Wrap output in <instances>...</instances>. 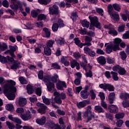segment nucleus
<instances>
[{
  "instance_id": "1",
  "label": "nucleus",
  "mask_w": 129,
  "mask_h": 129,
  "mask_svg": "<svg viewBox=\"0 0 129 129\" xmlns=\"http://www.w3.org/2000/svg\"><path fill=\"white\" fill-rule=\"evenodd\" d=\"M4 93L6 95V96L9 100H14L16 98V95L15 93L17 92V88L10 87L8 85H4Z\"/></svg>"
},
{
  "instance_id": "2",
  "label": "nucleus",
  "mask_w": 129,
  "mask_h": 129,
  "mask_svg": "<svg viewBox=\"0 0 129 129\" xmlns=\"http://www.w3.org/2000/svg\"><path fill=\"white\" fill-rule=\"evenodd\" d=\"M107 10L108 13L112 20L114 21H119V15L113 10V8H112L111 4L108 6Z\"/></svg>"
},
{
  "instance_id": "3",
  "label": "nucleus",
  "mask_w": 129,
  "mask_h": 129,
  "mask_svg": "<svg viewBox=\"0 0 129 129\" xmlns=\"http://www.w3.org/2000/svg\"><path fill=\"white\" fill-rule=\"evenodd\" d=\"M11 3L12 5L10 6V7L12 10H15V11L20 10L21 12L23 11V6L21 4L20 2H19L18 0H11Z\"/></svg>"
},
{
  "instance_id": "4",
  "label": "nucleus",
  "mask_w": 129,
  "mask_h": 129,
  "mask_svg": "<svg viewBox=\"0 0 129 129\" xmlns=\"http://www.w3.org/2000/svg\"><path fill=\"white\" fill-rule=\"evenodd\" d=\"M89 19L90 20L91 25L98 29H101V25H100V23L98 22V18L97 17H92L90 16L89 17Z\"/></svg>"
},
{
  "instance_id": "5",
  "label": "nucleus",
  "mask_w": 129,
  "mask_h": 129,
  "mask_svg": "<svg viewBox=\"0 0 129 129\" xmlns=\"http://www.w3.org/2000/svg\"><path fill=\"white\" fill-rule=\"evenodd\" d=\"M113 71L117 72L119 75H124L126 73V71L124 68L120 67V66L117 64L112 67Z\"/></svg>"
},
{
  "instance_id": "6",
  "label": "nucleus",
  "mask_w": 129,
  "mask_h": 129,
  "mask_svg": "<svg viewBox=\"0 0 129 129\" xmlns=\"http://www.w3.org/2000/svg\"><path fill=\"white\" fill-rule=\"evenodd\" d=\"M53 95L55 96L54 98L51 99V102L53 103H57V104H62V100L59 97L58 92H55L53 93Z\"/></svg>"
},
{
  "instance_id": "7",
  "label": "nucleus",
  "mask_w": 129,
  "mask_h": 129,
  "mask_svg": "<svg viewBox=\"0 0 129 129\" xmlns=\"http://www.w3.org/2000/svg\"><path fill=\"white\" fill-rule=\"evenodd\" d=\"M49 13L50 15H59V7L54 5L49 8Z\"/></svg>"
},
{
  "instance_id": "8",
  "label": "nucleus",
  "mask_w": 129,
  "mask_h": 129,
  "mask_svg": "<svg viewBox=\"0 0 129 129\" xmlns=\"http://www.w3.org/2000/svg\"><path fill=\"white\" fill-rule=\"evenodd\" d=\"M87 104H90V101L85 100L83 101H81L80 102H78L77 103V106L78 107V108H83L84 107H85L87 105Z\"/></svg>"
},
{
  "instance_id": "9",
  "label": "nucleus",
  "mask_w": 129,
  "mask_h": 129,
  "mask_svg": "<svg viewBox=\"0 0 129 129\" xmlns=\"http://www.w3.org/2000/svg\"><path fill=\"white\" fill-rule=\"evenodd\" d=\"M36 105L37 106H38V107H40V108L37 110V111L39 113H44V112H45V110L47 109V106H46L44 104L38 102L36 104Z\"/></svg>"
},
{
  "instance_id": "10",
  "label": "nucleus",
  "mask_w": 129,
  "mask_h": 129,
  "mask_svg": "<svg viewBox=\"0 0 129 129\" xmlns=\"http://www.w3.org/2000/svg\"><path fill=\"white\" fill-rule=\"evenodd\" d=\"M84 51L85 54H88L90 57H94L95 56V52L93 51L88 47H85L84 48Z\"/></svg>"
},
{
  "instance_id": "11",
  "label": "nucleus",
  "mask_w": 129,
  "mask_h": 129,
  "mask_svg": "<svg viewBox=\"0 0 129 129\" xmlns=\"http://www.w3.org/2000/svg\"><path fill=\"white\" fill-rule=\"evenodd\" d=\"M67 86L66 85V83L63 81H58L56 85V88L58 90H64V88H66Z\"/></svg>"
},
{
  "instance_id": "12",
  "label": "nucleus",
  "mask_w": 129,
  "mask_h": 129,
  "mask_svg": "<svg viewBox=\"0 0 129 129\" xmlns=\"http://www.w3.org/2000/svg\"><path fill=\"white\" fill-rule=\"evenodd\" d=\"M70 60V58L69 57L67 56H62L60 58V62L62 63V64H63L64 66H69L70 65V62L69 61Z\"/></svg>"
},
{
  "instance_id": "13",
  "label": "nucleus",
  "mask_w": 129,
  "mask_h": 129,
  "mask_svg": "<svg viewBox=\"0 0 129 129\" xmlns=\"http://www.w3.org/2000/svg\"><path fill=\"white\" fill-rule=\"evenodd\" d=\"M108 110L111 113H117L118 112V108L114 105H110L108 106Z\"/></svg>"
},
{
  "instance_id": "14",
  "label": "nucleus",
  "mask_w": 129,
  "mask_h": 129,
  "mask_svg": "<svg viewBox=\"0 0 129 129\" xmlns=\"http://www.w3.org/2000/svg\"><path fill=\"white\" fill-rule=\"evenodd\" d=\"M117 50H118L117 49H114V45L113 44L108 45L106 48V52L108 54H110L112 51L115 52Z\"/></svg>"
},
{
  "instance_id": "15",
  "label": "nucleus",
  "mask_w": 129,
  "mask_h": 129,
  "mask_svg": "<svg viewBox=\"0 0 129 129\" xmlns=\"http://www.w3.org/2000/svg\"><path fill=\"white\" fill-rule=\"evenodd\" d=\"M121 42V39L120 38H115L114 41V44H112L114 45V50H116L117 49V50H119V44Z\"/></svg>"
},
{
  "instance_id": "16",
  "label": "nucleus",
  "mask_w": 129,
  "mask_h": 129,
  "mask_svg": "<svg viewBox=\"0 0 129 129\" xmlns=\"http://www.w3.org/2000/svg\"><path fill=\"white\" fill-rule=\"evenodd\" d=\"M18 104L21 107H24L27 104V99L20 97L19 98Z\"/></svg>"
},
{
  "instance_id": "17",
  "label": "nucleus",
  "mask_w": 129,
  "mask_h": 129,
  "mask_svg": "<svg viewBox=\"0 0 129 129\" xmlns=\"http://www.w3.org/2000/svg\"><path fill=\"white\" fill-rule=\"evenodd\" d=\"M46 117L43 116L41 118H37L36 120V122L39 125H44L46 123Z\"/></svg>"
},
{
  "instance_id": "18",
  "label": "nucleus",
  "mask_w": 129,
  "mask_h": 129,
  "mask_svg": "<svg viewBox=\"0 0 129 129\" xmlns=\"http://www.w3.org/2000/svg\"><path fill=\"white\" fill-rule=\"evenodd\" d=\"M8 117L9 119L12 120V121H14V122H16V123H18V124H21L22 123V121L21 119H20L18 117H13V115H9Z\"/></svg>"
},
{
  "instance_id": "19",
  "label": "nucleus",
  "mask_w": 129,
  "mask_h": 129,
  "mask_svg": "<svg viewBox=\"0 0 129 129\" xmlns=\"http://www.w3.org/2000/svg\"><path fill=\"white\" fill-rule=\"evenodd\" d=\"M55 42L58 45L61 46V45H64L65 44V39L61 37H57L55 39Z\"/></svg>"
},
{
  "instance_id": "20",
  "label": "nucleus",
  "mask_w": 129,
  "mask_h": 129,
  "mask_svg": "<svg viewBox=\"0 0 129 129\" xmlns=\"http://www.w3.org/2000/svg\"><path fill=\"white\" fill-rule=\"evenodd\" d=\"M114 97H115V93H114V92L110 93L108 95V98L110 104H112V103H113Z\"/></svg>"
},
{
  "instance_id": "21",
  "label": "nucleus",
  "mask_w": 129,
  "mask_h": 129,
  "mask_svg": "<svg viewBox=\"0 0 129 129\" xmlns=\"http://www.w3.org/2000/svg\"><path fill=\"white\" fill-rule=\"evenodd\" d=\"M97 60L100 65H104L106 64V59H105L104 56H101L97 58Z\"/></svg>"
},
{
  "instance_id": "22",
  "label": "nucleus",
  "mask_w": 129,
  "mask_h": 129,
  "mask_svg": "<svg viewBox=\"0 0 129 129\" xmlns=\"http://www.w3.org/2000/svg\"><path fill=\"white\" fill-rule=\"evenodd\" d=\"M111 77L114 81H118V79H119V78L118 77V74L116 72L111 71Z\"/></svg>"
},
{
  "instance_id": "23",
  "label": "nucleus",
  "mask_w": 129,
  "mask_h": 129,
  "mask_svg": "<svg viewBox=\"0 0 129 129\" xmlns=\"http://www.w3.org/2000/svg\"><path fill=\"white\" fill-rule=\"evenodd\" d=\"M20 116L23 120H29V119H30L31 117H32L31 115L28 113H21Z\"/></svg>"
},
{
  "instance_id": "24",
  "label": "nucleus",
  "mask_w": 129,
  "mask_h": 129,
  "mask_svg": "<svg viewBox=\"0 0 129 129\" xmlns=\"http://www.w3.org/2000/svg\"><path fill=\"white\" fill-rule=\"evenodd\" d=\"M81 96L83 99H87L88 98V96L89 95V93L87 91L83 90L80 93Z\"/></svg>"
},
{
  "instance_id": "25",
  "label": "nucleus",
  "mask_w": 129,
  "mask_h": 129,
  "mask_svg": "<svg viewBox=\"0 0 129 129\" xmlns=\"http://www.w3.org/2000/svg\"><path fill=\"white\" fill-rule=\"evenodd\" d=\"M21 63L19 62L18 60L14 61L13 62V64L11 66V69H12L13 70H17L18 68H19V66Z\"/></svg>"
},
{
  "instance_id": "26",
  "label": "nucleus",
  "mask_w": 129,
  "mask_h": 129,
  "mask_svg": "<svg viewBox=\"0 0 129 129\" xmlns=\"http://www.w3.org/2000/svg\"><path fill=\"white\" fill-rule=\"evenodd\" d=\"M48 91H52L53 89H55V84L54 83H48L46 84Z\"/></svg>"
},
{
  "instance_id": "27",
  "label": "nucleus",
  "mask_w": 129,
  "mask_h": 129,
  "mask_svg": "<svg viewBox=\"0 0 129 129\" xmlns=\"http://www.w3.org/2000/svg\"><path fill=\"white\" fill-rule=\"evenodd\" d=\"M111 6L113 10H114L116 12H120V11H121V7L119 5L115 3Z\"/></svg>"
},
{
  "instance_id": "28",
  "label": "nucleus",
  "mask_w": 129,
  "mask_h": 129,
  "mask_svg": "<svg viewBox=\"0 0 129 129\" xmlns=\"http://www.w3.org/2000/svg\"><path fill=\"white\" fill-rule=\"evenodd\" d=\"M8 49V44L5 42H0V51H4Z\"/></svg>"
},
{
  "instance_id": "29",
  "label": "nucleus",
  "mask_w": 129,
  "mask_h": 129,
  "mask_svg": "<svg viewBox=\"0 0 129 129\" xmlns=\"http://www.w3.org/2000/svg\"><path fill=\"white\" fill-rule=\"evenodd\" d=\"M27 90V93L28 94H33L34 93V90L33 89V86L31 84H28L26 87Z\"/></svg>"
},
{
  "instance_id": "30",
  "label": "nucleus",
  "mask_w": 129,
  "mask_h": 129,
  "mask_svg": "<svg viewBox=\"0 0 129 129\" xmlns=\"http://www.w3.org/2000/svg\"><path fill=\"white\" fill-rule=\"evenodd\" d=\"M44 53L46 56H50L52 53V50L51 48L46 46L44 48Z\"/></svg>"
},
{
  "instance_id": "31",
  "label": "nucleus",
  "mask_w": 129,
  "mask_h": 129,
  "mask_svg": "<svg viewBox=\"0 0 129 129\" xmlns=\"http://www.w3.org/2000/svg\"><path fill=\"white\" fill-rule=\"evenodd\" d=\"M120 98L123 100H126L129 99V94L127 93H121L120 95Z\"/></svg>"
},
{
  "instance_id": "32",
  "label": "nucleus",
  "mask_w": 129,
  "mask_h": 129,
  "mask_svg": "<svg viewBox=\"0 0 129 129\" xmlns=\"http://www.w3.org/2000/svg\"><path fill=\"white\" fill-rule=\"evenodd\" d=\"M6 82L7 84H5V85H8L10 87H14L15 85H16V82L10 80H7Z\"/></svg>"
},
{
  "instance_id": "33",
  "label": "nucleus",
  "mask_w": 129,
  "mask_h": 129,
  "mask_svg": "<svg viewBox=\"0 0 129 129\" xmlns=\"http://www.w3.org/2000/svg\"><path fill=\"white\" fill-rule=\"evenodd\" d=\"M39 13H41L40 10L39 9L31 11L32 17L34 18H37L38 17V15H39Z\"/></svg>"
},
{
  "instance_id": "34",
  "label": "nucleus",
  "mask_w": 129,
  "mask_h": 129,
  "mask_svg": "<svg viewBox=\"0 0 129 129\" xmlns=\"http://www.w3.org/2000/svg\"><path fill=\"white\" fill-rule=\"evenodd\" d=\"M86 64L87 63H85L84 62L81 63V66L83 67V68L85 70V71H87L88 68L89 69H92V67H91V66H90L89 64L87 66V64Z\"/></svg>"
},
{
  "instance_id": "35",
  "label": "nucleus",
  "mask_w": 129,
  "mask_h": 129,
  "mask_svg": "<svg viewBox=\"0 0 129 129\" xmlns=\"http://www.w3.org/2000/svg\"><path fill=\"white\" fill-rule=\"evenodd\" d=\"M43 31L45 33L46 38H50L51 36V32L49 31V29L46 27L43 29Z\"/></svg>"
},
{
  "instance_id": "36",
  "label": "nucleus",
  "mask_w": 129,
  "mask_h": 129,
  "mask_svg": "<svg viewBox=\"0 0 129 129\" xmlns=\"http://www.w3.org/2000/svg\"><path fill=\"white\" fill-rule=\"evenodd\" d=\"M6 109L9 111H13L15 109V107L13 104H8L6 106Z\"/></svg>"
},
{
  "instance_id": "37",
  "label": "nucleus",
  "mask_w": 129,
  "mask_h": 129,
  "mask_svg": "<svg viewBox=\"0 0 129 129\" xmlns=\"http://www.w3.org/2000/svg\"><path fill=\"white\" fill-rule=\"evenodd\" d=\"M47 19V15L40 14L38 16L37 21H44Z\"/></svg>"
},
{
  "instance_id": "38",
  "label": "nucleus",
  "mask_w": 129,
  "mask_h": 129,
  "mask_svg": "<svg viewBox=\"0 0 129 129\" xmlns=\"http://www.w3.org/2000/svg\"><path fill=\"white\" fill-rule=\"evenodd\" d=\"M43 79V81H44L45 83H50V81H51V76L50 75L44 76Z\"/></svg>"
},
{
  "instance_id": "39",
  "label": "nucleus",
  "mask_w": 129,
  "mask_h": 129,
  "mask_svg": "<svg viewBox=\"0 0 129 129\" xmlns=\"http://www.w3.org/2000/svg\"><path fill=\"white\" fill-rule=\"evenodd\" d=\"M81 24L82 25V27H84V28H89V22L87 21L86 20H83L81 22Z\"/></svg>"
},
{
  "instance_id": "40",
  "label": "nucleus",
  "mask_w": 129,
  "mask_h": 129,
  "mask_svg": "<svg viewBox=\"0 0 129 129\" xmlns=\"http://www.w3.org/2000/svg\"><path fill=\"white\" fill-rule=\"evenodd\" d=\"M58 79H59V76H58L57 74H54V75L51 77V81H52L53 83H56L58 81Z\"/></svg>"
},
{
  "instance_id": "41",
  "label": "nucleus",
  "mask_w": 129,
  "mask_h": 129,
  "mask_svg": "<svg viewBox=\"0 0 129 129\" xmlns=\"http://www.w3.org/2000/svg\"><path fill=\"white\" fill-rule=\"evenodd\" d=\"M38 3L40 5H44V6H47V5L51 3V0H38Z\"/></svg>"
},
{
  "instance_id": "42",
  "label": "nucleus",
  "mask_w": 129,
  "mask_h": 129,
  "mask_svg": "<svg viewBox=\"0 0 129 129\" xmlns=\"http://www.w3.org/2000/svg\"><path fill=\"white\" fill-rule=\"evenodd\" d=\"M55 43V41L54 40H49L47 41L46 43V47L48 48H52L53 47V45H54Z\"/></svg>"
},
{
  "instance_id": "43",
  "label": "nucleus",
  "mask_w": 129,
  "mask_h": 129,
  "mask_svg": "<svg viewBox=\"0 0 129 129\" xmlns=\"http://www.w3.org/2000/svg\"><path fill=\"white\" fill-rule=\"evenodd\" d=\"M95 110L97 112H99V113L102 112H104V110H103V108L101 107L100 106H96L95 107Z\"/></svg>"
},
{
  "instance_id": "44",
  "label": "nucleus",
  "mask_w": 129,
  "mask_h": 129,
  "mask_svg": "<svg viewBox=\"0 0 129 129\" xmlns=\"http://www.w3.org/2000/svg\"><path fill=\"white\" fill-rule=\"evenodd\" d=\"M84 116L85 117H88L87 122H88L89 120H91V118H92V117H94V115L92 113H85L84 114Z\"/></svg>"
},
{
  "instance_id": "45",
  "label": "nucleus",
  "mask_w": 129,
  "mask_h": 129,
  "mask_svg": "<svg viewBox=\"0 0 129 129\" xmlns=\"http://www.w3.org/2000/svg\"><path fill=\"white\" fill-rule=\"evenodd\" d=\"M74 41L75 42V43L77 46H78L79 47H81L82 45L81 44V41L79 39V38L78 37H76L74 38Z\"/></svg>"
},
{
  "instance_id": "46",
  "label": "nucleus",
  "mask_w": 129,
  "mask_h": 129,
  "mask_svg": "<svg viewBox=\"0 0 129 129\" xmlns=\"http://www.w3.org/2000/svg\"><path fill=\"white\" fill-rule=\"evenodd\" d=\"M19 80L21 84H28V81L23 77H20Z\"/></svg>"
},
{
  "instance_id": "47",
  "label": "nucleus",
  "mask_w": 129,
  "mask_h": 129,
  "mask_svg": "<svg viewBox=\"0 0 129 129\" xmlns=\"http://www.w3.org/2000/svg\"><path fill=\"white\" fill-rule=\"evenodd\" d=\"M78 64V62H77V60L75 59H73L71 60L70 64H71V67L72 68H75V67L77 66V64Z\"/></svg>"
},
{
  "instance_id": "48",
  "label": "nucleus",
  "mask_w": 129,
  "mask_h": 129,
  "mask_svg": "<svg viewBox=\"0 0 129 129\" xmlns=\"http://www.w3.org/2000/svg\"><path fill=\"white\" fill-rule=\"evenodd\" d=\"M58 29H59V25L56 23H53L52 26V31L53 32H57V31H58Z\"/></svg>"
},
{
  "instance_id": "49",
  "label": "nucleus",
  "mask_w": 129,
  "mask_h": 129,
  "mask_svg": "<svg viewBox=\"0 0 129 129\" xmlns=\"http://www.w3.org/2000/svg\"><path fill=\"white\" fill-rule=\"evenodd\" d=\"M35 53L40 54L42 52V45L39 44L38 47H35Z\"/></svg>"
},
{
  "instance_id": "50",
  "label": "nucleus",
  "mask_w": 129,
  "mask_h": 129,
  "mask_svg": "<svg viewBox=\"0 0 129 129\" xmlns=\"http://www.w3.org/2000/svg\"><path fill=\"white\" fill-rule=\"evenodd\" d=\"M6 124L9 129H14L15 127V124L9 121H6Z\"/></svg>"
},
{
  "instance_id": "51",
  "label": "nucleus",
  "mask_w": 129,
  "mask_h": 129,
  "mask_svg": "<svg viewBox=\"0 0 129 129\" xmlns=\"http://www.w3.org/2000/svg\"><path fill=\"white\" fill-rule=\"evenodd\" d=\"M124 28H125V24H122L120 26H119L118 27V32L119 33H122V32H124Z\"/></svg>"
},
{
  "instance_id": "52",
  "label": "nucleus",
  "mask_w": 129,
  "mask_h": 129,
  "mask_svg": "<svg viewBox=\"0 0 129 129\" xmlns=\"http://www.w3.org/2000/svg\"><path fill=\"white\" fill-rule=\"evenodd\" d=\"M29 100L30 102H36V101H38V99L37 98V96L36 95H33L32 97L29 98Z\"/></svg>"
},
{
  "instance_id": "53",
  "label": "nucleus",
  "mask_w": 129,
  "mask_h": 129,
  "mask_svg": "<svg viewBox=\"0 0 129 129\" xmlns=\"http://www.w3.org/2000/svg\"><path fill=\"white\" fill-rule=\"evenodd\" d=\"M106 90H108V91H114V87L109 84H107Z\"/></svg>"
},
{
  "instance_id": "54",
  "label": "nucleus",
  "mask_w": 129,
  "mask_h": 129,
  "mask_svg": "<svg viewBox=\"0 0 129 129\" xmlns=\"http://www.w3.org/2000/svg\"><path fill=\"white\" fill-rule=\"evenodd\" d=\"M108 34H112L113 36H117V31L114 29V27L113 29H112L111 30H109L108 31Z\"/></svg>"
},
{
  "instance_id": "55",
  "label": "nucleus",
  "mask_w": 129,
  "mask_h": 129,
  "mask_svg": "<svg viewBox=\"0 0 129 129\" xmlns=\"http://www.w3.org/2000/svg\"><path fill=\"white\" fill-rule=\"evenodd\" d=\"M43 102L46 104V105H50V100L49 99L46 98V97L44 96L42 97Z\"/></svg>"
},
{
  "instance_id": "56",
  "label": "nucleus",
  "mask_w": 129,
  "mask_h": 129,
  "mask_svg": "<svg viewBox=\"0 0 129 129\" xmlns=\"http://www.w3.org/2000/svg\"><path fill=\"white\" fill-rule=\"evenodd\" d=\"M104 29H108L109 31H111V30L114 28V26L112 24H106L104 26Z\"/></svg>"
},
{
  "instance_id": "57",
  "label": "nucleus",
  "mask_w": 129,
  "mask_h": 129,
  "mask_svg": "<svg viewBox=\"0 0 129 129\" xmlns=\"http://www.w3.org/2000/svg\"><path fill=\"white\" fill-rule=\"evenodd\" d=\"M38 76L39 79L42 80V79H44V72L43 71H40L38 72Z\"/></svg>"
},
{
  "instance_id": "58",
  "label": "nucleus",
  "mask_w": 129,
  "mask_h": 129,
  "mask_svg": "<svg viewBox=\"0 0 129 129\" xmlns=\"http://www.w3.org/2000/svg\"><path fill=\"white\" fill-rule=\"evenodd\" d=\"M99 87L101 88V89H103L104 91H106V88L107 87V84L104 83V84H101L99 85Z\"/></svg>"
},
{
  "instance_id": "59",
  "label": "nucleus",
  "mask_w": 129,
  "mask_h": 129,
  "mask_svg": "<svg viewBox=\"0 0 129 129\" xmlns=\"http://www.w3.org/2000/svg\"><path fill=\"white\" fill-rule=\"evenodd\" d=\"M90 96L91 97V99H95V98H96V94H95L93 90H91L90 91Z\"/></svg>"
},
{
  "instance_id": "60",
  "label": "nucleus",
  "mask_w": 129,
  "mask_h": 129,
  "mask_svg": "<svg viewBox=\"0 0 129 129\" xmlns=\"http://www.w3.org/2000/svg\"><path fill=\"white\" fill-rule=\"evenodd\" d=\"M35 92L37 95L41 96L42 95V89L41 88H37L35 89Z\"/></svg>"
},
{
  "instance_id": "61",
  "label": "nucleus",
  "mask_w": 129,
  "mask_h": 129,
  "mask_svg": "<svg viewBox=\"0 0 129 129\" xmlns=\"http://www.w3.org/2000/svg\"><path fill=\"white\" fill-rule=\"evenodd\" d=\"M51 129H61V127L59 125L51 123V126H50Z\"/></svg>"
},
{
  "instance_id": "62",
  "label": "nucleus",
  "mask_w": 129,
  "mask_h": 129,
  "mask_svg": "<svg viewBox=\"0 0 129 129\" xmlns=\"http://www.w3.org/2000/svg\"><path fill=\"white\" fill-rule=\"evenodd\" d=\"M58 97H59V98H60V99H66V94L64 93H59V92H58Z\"/></svg>"
},
{
  "instance_id": "63",
  "label": "nucleus",
  "mask_w": 129,
  "mask_h": 129,
  "mask_svg": "<svg viewBox=\"0 0 129 129\" xmlns=\"http://www.w3.org/2000/svg\"><path fill=\"white\" fill-rule=\"evenodd\" d=\"M120 55L121 57L122 60H125L126 59V53L124 51H121L120 52Z\"/></svg>"
},
{
  "instance_id": "64",
  "label": "nucleus",
  "mask_w": 129,
  "mask_h": 129,
  "mask_svg": "<svg viewBox=\"0 0 129 129\" xmlns=\"http://www.w3.org/2000/svg\"><path fill=\"white\" fill-rule=\"evenodd\" d=\"M122 38L124 39H129V30L126 31V32L123 34Z\"/></svg>"
}]
</instances>
